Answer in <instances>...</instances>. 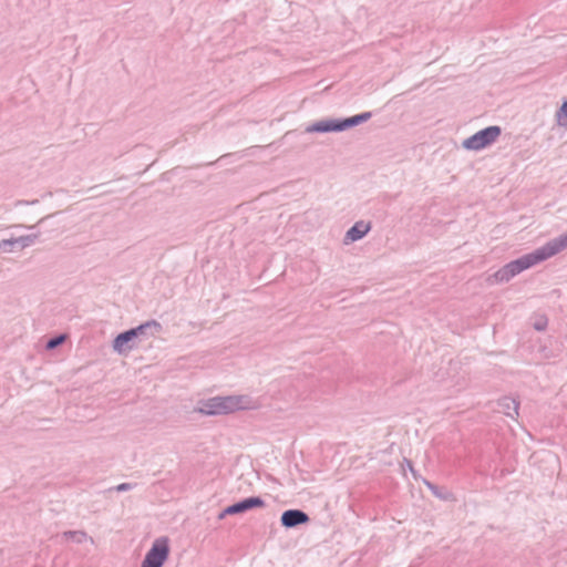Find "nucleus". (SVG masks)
Masks as SVG:
<instances>
[{"mask_svg":"<svg viewBox=\"0 0 567 567\" xmlns=\"http://www.w3.org/2000/svg\"><path fill=\"white\" fill-rule=\"evenodd\" d=\"M264 501L259 497H249L246 498L239 503H236L234 505H230L226 507L219 515V518H224L226 515H235L239 513H244L248 509L255 508V507H262Z\"/></svg>","mask_w":567,"mask_h":567,"instance_id":"nucleus-5","label":"nucleus"},{"mask_svg":"<svg viewBox=\"0 0 567 567\" xmlns=\"http://www.w3.org/2000/svg\"><path fill=\"white\" fill-rule=\"evenodd\" d=\"M169 554L167 538L156 539L147 551L141 567H162Z\"/></svg>","mask_w":567,"mask_h":567,"instance_id":"nucleus-4","label":"nucleus"},{"mask_svg":"<svg viewBox=\"0 0 567 567\" xmlns=\"http://www.w3.org/2000/svg\"><path fill=\"white\" fill-rule=\"evenodd\" d=\"M567 248V231L558 238L548 241L543 247L505 265L495 274L497 281H507L525 269L537 265Z\"/></svg>","mask_w":567,"mask_h":567,"instance_id":"nucleus-1","label":"nucleus"},{"mask_svg":"<svg viewBox=\"0 0 567 567\" xmlns=\"http://www.w3.org/2000/svg\"><path fill=\"white\" fill-rule=\"evenodd\" d=\"M370 117V113H364V114H360V115H355L353 117H350V118H347L342 122V124H344V128L348 127V126H352V125H355L362 121H365Z\"/></svg>","mask_w":567,"mask_h":567,"instance_id":"nucleus-11","label":"nucleus"},{"mask_svg":"<svg viewBox=\"0 0 567 567\" xmlns=\"http://www.w3.org/2000/svg\"><path fill=\"white\" fill-rule=\"evenodd\" d=\"M501 135L498 126L486 127L463 142L466 150L478 151L495 142Z\"/></svg>","mask_w":567,"mask_h":567,"instance_id":"nucleus-3","label":"nucleus"},{"mask_svg":"<svg viewBox=\"0 0 567 567\" xmlns=\"http://www.w3.org/2000/svg\"><path fill=\"white\" fill-rule=\"evenodd\" d=\"M556 118L559 125L567 127V101H565L556 114Z\"/></svg>","mask_w":567,"mask_h":567,"instance_id":"nucleus-10","label":"nucleus"},{"mask_svg":"<svg viewBox=\"0 0 567 567\" xmlns=\"http://www.w3.org/2000/svg\"><path fill=\"white\" fill-rule=\"evenodd\" d=\"M143 328L144 326H140L136 329H132L118 334L113 342L114 350L120 353L127 350V343L132 341L137 336V333L143 330Z\"/></svg>","mask_w":567,"mask_h":567,"instance_id":"nucleus-6","label":"nucleus"},{"mask_svg":"<svg viewBox=\"0 0 567 567\" xmlns=\"http://www.w3.org/2000/svg\"><path fill=\"white\" fill-rule=\"evenodd\" d=\"M65 340V336H59L54 339H51L48 344H47V348L48 349H54L55 347L60 346L63 341Z\"/></svg>","mask_w":567,"mask_h":567,"instance_id":"nucleus-12","label":"nucleus"},{"mask_svg":"<svg viewBox=\"0 0 567 567\" xmlns=\"http://www.w3.org/2000/svg\"><path fill=\"white\" fill-rule=\"evenodd\" d=\"M255 408L246 395L215 396L203 401L197 411L206 415H220Z\"/></svg>","mask_w":567,"mask_h":567,"instance_id":"nucleus-2","label":"nucleus"},{"mask_svg":"<svg viewBox=\"0 0 567 567\" xmlns=\"http://www.w3.org/2000/svg\"><path fill=\"white\" fill-rule=\"evenodd\" d=\"M344 128V124L342 123H332V122H320L310 126L308 132H329V131H341Z\"/></svg>","mask_w":567,"mask_h":567,"instance_id":"nucleus-9","label":"nucleus"},{"mask_svg":"<svg viewBox=\"0 0 567 567\" xmlns=\"http://www.w3.org/2000/svg\"><path fill=\"white\" fill-rule=\"evenodd\" d=\"M308 516L301 511L298 509H289L286 511L281 516V523L286 527H293L299 524H305L308 522Z\"/></svg>","mask_w":567,"mask_h":567,"instance_id":"nucleus-7","label":"nucleus"},{"mask_svg":"<svg viewBox=\"0 0 567 567\" xmlns=\"http://www.w3.org/2000/svg\"><path fill=\"white\" fill-rule=\"evenodd\" d=\"M370 227L369 223L358 221L348 230L347 238L351 241L358 240L370 230Z\"/></svg>","mask_w":567,"mask_h":567,"instance_id":"nucleus-8","label":"nucleus"},{"mask_svg":"<svg viewBox=\"0 0 567 567\" xmlns=\"http://www.w3.org/2000/svg\"><path fill=\"white\" fill-rule=\"evenodd\" d=\"M130 487V484L123 483L116 486V491L122 492L128 489Z\"/></svg>","mask_w":567,"mask_h":567,"instance_id":"nucleus-13","label":"nucleus"}]
</instances>
